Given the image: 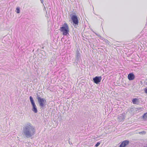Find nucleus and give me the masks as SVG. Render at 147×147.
Here are the masks:
<instances>
[{"instance_id":"8","label":"nucleus","mask_w":147,"mask_h":147,"mask_svg":"<svg viewBox=\"0 0 147 147\" xmlns=\"http://www.w3.org/2000/svg\"><path fill=\"white\" fill-rule=\"evenodd\" d=\"M135 76L132 73H130L128 75V78L130 80H133L135 78Z\"/></svg>"},{"instance_id":"6","label":"nucleus","mask_w":147,"mask_h":147,"mask_svg":"<svg viewBox=\"0 0 147 147\" xmlns=\"http://www.w3.org/2000/svg\"><path fill=\"white\" fill-rule=\"evenodd\" d=\"M101 79L102 78L101 76H96L93 78V80L94 83L96 84H98L100 82Z\"/></svg>"},{"instance_id":"4","label":"nucleus","mask_w":147,"mask_h":147,"mask_svg":"<svg viewBox=\"0 0 147 147\" xmlns=\"http://www.w3.org/2000/svg\"><path fill=\"white\" fill-rule=\"evenodd\" d=\"M37 99L40 107L42 108L44 107L46 103V100L45 99L38 96H37Z\"/></svg>"},{"instance_id":"18","label":"nucleus","mask_w":147,"mask_h":147,"mask_svg":"<svg viewBox=\"0 0 147 147\" xmlns=\"http://www.w3.org/2000/svg\"><path fill=\"white\" fill-rule=\"evenodd\" d=\"M128 110H129V111L130 110H131V111L132 110H133V109H128Z\"/></svg>"},{"instance_id":"7","label":"nucleus","mask_w":147,"mask_h":147,"mask_svg":"<svg viewBox=\"0 0 147 147\" xmlns=\"http://www.w3.org/2000/svg\"><path fill=\"white\" fill-rule=\"evenodd\" d=\"M129 143V141L125 140L123 141L120 145L119 147H125Z\"/></svg>"},{"instance_id":"17","label":"nucleus","mask_w":147,"mask_h":147,"mask_svg":"<svg viewBox=\"0 0 147 147\" xmlns=\"http://www.w3.org/2000/svg\"><path fill=\"white\" fill-rule=\"evenodd\" d=\"M139 133L140 134L141 133H142V134L144 133V134H145V132L144 131H142V132H140Z\"/></svg>"},{"instance_id":"12","label":"nucleus","mask_w":147,"mask_h":147,"mask_svg":"<svg viewBox=\"0 0 147 147\" xmlns=\"http://www.w3.org/2000/svg\"><path fill=\"white\" fill-rule=\"evenodd\" d=\"M143 118L144 119H147V113L144 114L143 115Z\"/></svg>"},{"instance_id":"5","label":"nucleus","mask_w":147,"mask_h":147,"mask_svg":"<svg viewBox=\"0 0 147 147\" xmlns=\"http://www.w3.org/2000/svg\"><path fill=\"white\" fill-rule=\"evenodd\" d=\"M71 19L73 22V25L76 26L78 24V17L75 15H73L71 17Z\"/></svg>"},{"instance_id":"2","label":"nucleus","mask_w":147,"mask_h":147,"mask_svg":"<svg viewBox=\"0 0 147 147\" xmlns=\"http://www.w3.org/2000/svg\"><path fill=\"white\" fill-rule=\"evenodd\" d=\"M59 30L63 32V35L64 36L67 35L68 34H69V27L66 23L64 24L63 26L60 28Z\"/></svg>"},{"instance_id":"13","label":"nucleus","mask_w":147,"mask_h":147,"mask_svg":"<svg viewBox=\"0 0 147 147\" xmlns=\"http://www.w3.org/2000/svg\"><path fill=\"white\" fill-rule=\"evenodd\" d=\"M16 10H17V13H19L20 12V8L18 7L16 8Z\"/></svg>"},{"instance_id":"11","label":"nucleus","mask_w":147,"mask_h":147,"mask_svg":"<svg viewBox=\"0 0 147 147\" xmlns=\"http://www.w3.org/2000/svg\"><path fill=\"white\" fill-rule=\"evenodd\" d=\"M80 54L79 52L78 51V50H77L76 51V59L77 60H78L79 59L80 57Z\"/></svg>"},{"instance_id":"16","label":"nucleus","mask_w":147,"mask_h":147,"mask_svg":"<svg viewBox=\"0 0 147 147\" xmlns=\"http://www.w3.org/2000/svg\"><path fill=\"white\" fill-rule=\"evenodd\" d=\"M16 131L15 130H14L12 132V134H13V135H15L16 134Z\"/></svg>"},{"instance_id":"14","label":"nucleus","mask_w":147,"mask_h":147,"mask_svg":"<svg viewBox=\"0 0 147 147\" xmlns=\"http://www.w3.org/2000/svg\"><path fill=\"white\" fill-rule=\"evenodd\" d=\"M100 143L99 142H98L95 145V146L97 147L99 146V145L100 144Z\"/></svg>"},{"instance_id":"10","label":"nucleus","mask_w":147,"mask_h":147,"mask_svg":"<svg viewBox=\"0 0 147 147\" xmlns=\"http://www.w3.org/2000/svg\"><path fill=\"white\" fill-rule=\"evenodd\" d=\"M132 101L134 104H138L139 102V99L137 98H134L132 99Z\"/></svg>"},{"instance_id":"9","label":"nucleus","mask_w":147,"mask_h":147,"mask_svg":"<svg viewBox=\"0 0 147 147\" xmlns=\"http://www.w3.org/2000/svg\"><path fill=\"white\" fill-rule=\"evenodd\" d=\"M118 118L119 119V121H122L125 119L124 115L123 114H120L118 116Z\"/></svg>"},{"instance_id":"3","label":"nucleus","mask_w":147,"mask_h":147,"mask_svg":"<svg viewBox=\"0 0 147 147\" xmlns=\"http://www.w3.org/2000/svg\"><path fill=\"white\" fill-rule=\"evenodd\" d=\"M30 99L32 106V111L35 113H37L38 112V111L37 109V107L35 103L34 102L32 97L31 96H30Z\"/></svg>"},{"instance_id":"15","label":"nucleus","mask_w":147,"mask_h":147,"mask_svg":"<svg viewBox=\"0 0 147 147\" xmlns=\"http://www.w3.org/2000/svg\"><path fill=\"white\" fill-rule=\"evenodd\" d=\"M144 91L145 92L147 93V88H146L144 89Z\"/></svg>"},{"instance_id":"1","label":"nucleus","mask_w":147,"mask_h":147,"mask_svg":"<svg viewBox=\"0 0 147 147\" xmlns=\"http://www.w3.org/2000/svg\"><path fill=\"white\" fill-rule=\"evenodd\" d=\"M35 134V128L30 123H28L24 126L22 134L24 137L27 138L31 137Z\"/></svg>"}]
</instances>
